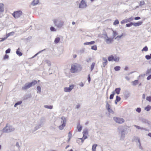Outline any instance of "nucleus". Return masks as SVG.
Masks as SVG:
<instances>
[{
  "label": "nucleus",
  "mask_w": 151,
  "mask_h": 151,
  "mask_svg": "<svg viewBox=\"0 0 151 151\" xmlns=\"http://www.w3.org/2000/svg\"><path fill=\"white\" fill-rule=\"evenodd\" d=\"M119 133L120 135V140H124L125 135L127 134L128 132L127 131V128L123 126L120 127L118 128Z\"/></svg>",
  "instance_id": "nucleus-1"
},
{
  "label": "nucleus",
  "mask_w": 151,
  "mask_h": 151,
  "mask_svg": "<svg viewBox=\"0 0 151 151\" xmlns=\"http://www.w3.org/2000/svg\"><path fill=\"white\" fill-rule=\"evenodd\" d=\"M54 23L57 27L60 28L63 25L64 22L63 21L58 20L57 19H55L54 20Z\"/></svg>",
  "instance_id": "nucleus-2"
},
{
  "label": "nucleus",
  "mask_w": 151,
  "mask_h": 151,
  "mask_svg": "<svg viewBox=\"0 0 151 151\" xmlns=\"http://www.w3.org/2000/svg\"><path fill=\"white\" fill-rule=\"evenodd\" d=\"M15 130V128L12 126H8L7 125L5 127L3 130L4 132H9L14 131Z\"/></svg>",
  "instance_id": "nucleus-3"
},
{
  "label": "nucleus",
  "mask_w": 151,
  "mask_h": 151,
  "mask_svg": "<svg viewBox=\"0 0 151 151\" xmlns=\"http://www.w3.org/2000/svg\"><path fill=\"white\" fill-rule=\"evenodd\" d=\"M61 119L62 120V121H61V122L63 123V124L61 125H60L59 127V129L60 130H62L63 129L64 127L65 126V124L66 123V119L63 116L62 117Z\"/></svg>",
  "instance_id": "nucleus-4"
},
{
  "label": "nucleus",
  "mask_w": 151,
  "mask_h": 151,
  "mask_svg": "<svg viewBox=\"0 0 151 151\" xmlns=\"http://www.w3.org/2000/svg\"><path fill=\"white\" fill-rule=\"evenodd\" d=\"M87 6L86 2L85 1V0H82L79 5V8H80L84 9Z\"/></svg>",
  "instance_id": "nucleus-5"
},
{
  "label": "nucleus",
  "mask_w": 151,
  "mask_h": 151,
  "mask_svg": "<svg viewBox=\"0 0 151 151\" xmlns=\"http://www.w3.org/2000/svg\"><path fill=\"white\" fill-rule=\"evenodd\" d=\"M22 14V12L21 11H18L14 12L12 15L15 18H17L20 17Z\"/></svg>",
  "instance_id": "nucleus-6"
},
{
  "label": "nucleus",
  "mask_w": 151,
  "mask_h": 151,
  "mask_svg": "<svg viewBox=\"0 0 151 151\" xmlns=\"http://www.w3.org/2000/svg\"><path fill=\"white\" fill-rule=\"evenodd\" d=\"M106 109L108 110V111L111 114H114V111L112 110L110 108V106L108 102L107 101H106Z\"/></svg>",
  "instance_id": "nucleus-7"
},
{
  "label": "nucleus",
  "mask_w": 151,
  "mask_h": 151,
  "mask_svg": "<svg viewBox=\"0 0 151 151\" xmlns=\"http://www.w3.org/2000/svg\"><path fill=\"white\" fill-rule=\"evenodd\" d=\"M45 119L44 118L42 117L41 118L39 122L40 123H41L38 124L37 126L35 127V130H37V129H39L41 127H42L43 125V122L44 121Z\"/></svg>",
  "instance_id": "nucleus-8"
},
{
  "label": "nucleus",
  "mask_w": 151,
  "mask_h": 151,
  "mask_svg": "<svg viewBox=\"0 0 151 151\" xmlns=\"http://www.w3.org/2000/svg\"><path fill=\"white\" fill-rule=\"evenodd\" d=\"M114 120L117 123L122 124L124 122V120L122 118L114 117Z\"/></svg>",
  "instance_id": "nucleus-9"
},
{
  "label": "nucleus",
  "mask_w": 151,
  "mask_h": 151,
  "mask_svg": "<svg viewBox=\"0 0 151 151\" xmlns=\"http://www.w3.org/2000/svg\"><path fill=\"white\" fill-rule=\"evenodd\" d=\"M4 5L2 3H0V18L2 17L3 15V13L4 11Z\"/></svg>",
  "instance_id": "nucleus-10"
},
{
  "label": "nucleus",
  "mask_w": 151,
  "mask_h": 151,
  "mask_svg": "<svg viewBox=\"0 0 151 151\" xmlns=\"http://www.w3.org/2000/svg\"><path fill=\"white\" fill-rule=\"evenodd\" d=\"M77 67L75 65H72L71 66L70 71L72 73H75L78 71Z\"/></svg>",
  "instance_id": "nucleus-11"
},
{
  "label": "nucleus",
  "mask_w": 151,
  "mask_h": 151,
  "mask_svg": "<svg viewBox=\"0 0 151 151\" xmlns=\"http://www.w3.org/2000/svg\"><path fill=\"white\" fill-rule=\"evenodd\" d=\"M140 120L141 122H142L143 123L147 124L148 127H150L151 122L149 121H148L147 120L143 118H141L140 119Z\"/></svg>",
  "instance_id": "nucleus-12"
},
{
  "label": "nucleus",
  "mask_w": 151,
  "mask_h": 151,
  "mask_svg": "<svg viewBox=\"0 0 151 151\" xmlns=\"http://www.w3.org/2000/svg\"><path fill=\"white\" fill-rule=\"evenodd\" d=\"M74 86L73 85H70L69 87H65L64 88V91L65 92H70L73 88Z\"/></svg>",
  "instance_id": "nucleus-13"
},
{
  "label": "nucleus",
  "mask_w": 151,
  "mask_h": 151,
  "mask_svg": "<svg viewBox=\"0 0 151 151\" xmlns=\"http://www.w3.org/2000/svg\"><path fill=\"white\" fill-rule=\"evenodd\" d=\"M113 38H109L108 37L107 39L105 40V41L106 43L107 44H110L113 41Z\"/></svg>",
  "instance_id": "nucleus-14"
},
{
  "label": "nucleus",
  "mask_w": 151,
  "mask_h": 151,
  "mask_svg": "<svg viewBox=\"0 0 151 151\" xmlns=\"http://www.w3.org/2000/svg\"><path fill=\"white\" fill-rule=\"evenodd\" d=\"M31 87L29 83H26L24 86L22 87V89L24 90L28 89Z\"/></svg>",
  "instance_id": "nucleus-15"
},
{
  "label": "nucleus",
  "mask_w": 151,
  "mask_h": 151,
  "mask_svg": "<svg viewBox=\"0 0 151 151\" xmlns=\"http://www.w3.org/2000/svg\"><path fill=\"white\" fill-rule=\"evenodd\" d=\"M103 60L104 62H103V66H102V67H103L104 68L107 65L108 61L107 59L105 58H103Z\"/></svg>",
  "instance_id": "nucleus-16"
},
{
  "label": "nucleus",
  "mask_w": 151,
  "mask_h": 151,
  "mask_svg": "<svg viewBox=\"0 0 151 151\" xmlns=\"http://www.w3.org/2000/svg\"><path fill=\"white\" fill-rule=\"evenodd\" d=\"M143 23L142 21H139L137 22L133 23V25L135 27H138L141 25Z\"/></svg>",
  "instance_id": "nucleus-17"
},
{
  "label": "nucleus",
  "mask_w": 151,
  "mask_h": 151,
  "mask_svg": "<svg viewBox=\"0 0 151 151\" xmlns=\"http://www.w3.org/2000/svg\"><path fill=\"white\" fill-rule=\"evenodd\" d=\"M39 2V0H34L31 3V4L33 6H35L37 5Z\"/></svg>",
  "instance_id": "nucleus-18"
},
{
  "label": "nucleus",
  "mask_w": 151,
  "mask_h": 151,
  "mask_svg": "<svg viewBox=\"0 0 151 151\" xmlns=\"http://www.w3.org/2000/svg\"><path fill=\"white\" fill-rule=\"evenodd\" d=\"M37 81L36 80H35L29 83L31 86H34L35 85V84H37Z\"/></svg>",
  "instance_id": "nucleus-19"
},
{
  "label": "nucleus",
  "mask_w": 151,
  "mask_h": 151,
  "mask_svg": "<svg viewBox=\"0 0 151 151\" xmlns=\"http://www.w3.org/2000/svg\"><path fill=\"white\" fill-rule=\"evenodd\" d=\"M139 6L142 7V6L145 5V3L144 0H142L139 3Z\"/></svg>",
  "instance_id": "nucleus-20"
},
{
  "label": "nucleus",
  "mask_w": 151,
  "mask_h": 151,
  "mask_svg": "<svg viewBox=\"0 0 151 151\" xmlns=\"http://www.w3.org/2000/svg\"><path fill=\"white\" fill-rule=\"evenodd\" d=\"M19 48L18 49H17L16 52L17 55H18L19 56H20L22 55V53L21 52H20L19 51Z\"/></svg>",
  "instance_id": "nucleus-21"
},
{
  "label": "nucleus",
  "mask_w": 151,
  "mask_h": 151,
  "mask_svg": "<svg viewBox=\"0 0 151 151\" xmlns=\"http://www.w3.org/2000/svg\"><path fill=\"white\" fill-rule=\"evenodd\" d=\"M82 126L80 125V123H79L77 126V129L78 130V131L80 132L81 131L82 129Z\"/></svg>",
  "instance_id": "nucleus-22"
},
{
  "label": "nucleus",
  "mask_w": 151,
  "mask_h": 151,
  "mask_svg": "<svg viewBox=\"0 0 151 151\" xmlns=\"http://www.w3.org/2000/svg\"><path fill=\"white\" fill-rule=\"evenodd\" d=\"M134 140L135 141L136 143L138 142L139 143V142H140V139L138 137H134Z\"/></svg>",
  "instance_id": "nucleus-23"
},
{
  "label": "nucleus",
  "mask_w": 151,
  "mask_h": 151,
  "mask_svg": "<svg viewBox=\"0 0 151 151\" xmlns=\"http://www.w3.org/2000/svg\"><path fill=\"white\" fill-rule=\"evenodd\" d=\"M95 43V41H91L90 42H88L84 43V45H90L93 44Z\"/></svg>",
  "instance_id": "nucleus-24"
},
{
  "label": "nucleus",
  "mask_w": 151,
  "mask_h": 151,
  "mask_svg": "<svg viewBox=\"0 0 151 151\" xmlns=\"http://www.w3.org/2000/svg\"><path fill=\"white\" fill-rule=\"evenodd\" d=\"M121 90V88H116L115 90V91L116 93L117 94H119L120 93Z\"/></svg>",
  "instance_id": "nucleus-25"
},
{
  "label": "nucleus",
  "mask_w": 151,
  "mask_h": 151,
  "mask_svg": "<svg viewBox=\"0 0 151 151\" xmlns=\"http://www.w3.org/2000/svg\"><path fill=\"white\" fill-rule=\"evenodd\" d=\"M44 107L45 108L51 109H53V106L52 105L48 106L47 105H45L44 106Z\"/></svg>",
  "instance_id": "nucleus-26"
},
{
  "label": "nucleus",
  "mask_w": 151,
  "mask_h": 151,
  "mask_svg": "<svg viewBox=\"0 0 151 151\" xmlns=\"http://www.w3.org/2000/svg\"><path fill=\"white\" fill-rule=\"evenodd\" d=\"M114 57L113 55L109 56L108 57V60L109 61H112L114 60Z\"/></svg>",
  "instance_id": "nucleus-27"
},
{
  "label": "nucleus",
  "mask_w": 151,
  "mask_h": 151,
  "mask_svg": "<svg viewBox=\"0 0 151 151\" xmlns=\"http://www.w3.org/2000/svg\"><path fill=\"white\" fill-rule=\"evenodd\" d=\"M37 93H40L41 92V88L40 86H38L37 87Z\"/></svg>",
  "instance_id": "nucleus-28"
},
{
  "label": "nucleus",
  "mask_w": 151,
  "mask_h": 151,
  "mask_svg": "<svg viewBox=\"0 0 151 151\" xmlns=\"http://www.w3.org/2000/svg\"><path fill=\"white\" fill-rule=\"evenodd\" d=\"M151 109V106L149 105H148L145 108V109L147 111H148Z\"/></svg>",
  "instance_id": "nucleus-29"
},
{
  "label": "nucleus",
  "mask_w": 151,
  "mask_h": 151,
  "mask_svg": "<svg viewBox=\"0 0 151 151\" xmlns=\"http://www.w3.org/2000/svg\"><path fill=\"white\" fill-rule=\"evenodd\" d=\"M97 146V144H93L92 145V151H96V148Z\"/></svg>",
  "instance_id": "nucleus-30"
},
{
  "label": "nucleus",
  "mask_w": 151,
  "mask_h": 151,
  "mask_svg": "<svg viewBox=\"0 0 151 151\" xmlns=\"http://www.w3.org/2000/svg\"><path fill=\"white\" fill-rule=\"evenodd\" d=\"M60 40V39L59 37L56 38L54 41L55 43L56 44L58 43L59 42Z\"/></svg>",
  "instance_id": "nucleus-31"
},
{
  "label": "nucleus",
  "mask_w": 151,
  "mask_h": 151,
  "mask_svg": "<svg viewBox=\"0 0 151 151\" xmlns=\"http://www.w3.org/2000/svg\"><path fill=\"white\" fill-rule=\"evenodd\" d=\"M113 37L112 38L115 37L118 35L117 32L115 31H113Z\"/></svg>",
  "instance_id": "nucleus-32"
},
{
  "label": "nucleus",
  "mask_w": 151,
  "mask_h": 151,
  "mask_svg": "<svg viewBox=\"0 0 151 151\" xmlns=\"http://www.w3.org/2000/svg\"><path fill=\"white\" fill-rule=\"evenodd\" d=\"M121 69V67L120 66H116L114 67V69L116 71L119 70Z\"/></svg>",
  "instance_id": "nucleus-33"
},
{
  "label": "nucleus",
  "mask_w": 151,
  "mask_h": 151,
  "mask_svg": "<svg viewBox=\"0 0 151 151\" xmlns=\"http://www.w3.org/2000/svg\"><path fill=\"white\" fill-rule=\"evenodd\" d=\"M14 32H10V33H9L8 34L6 35V37L7 38L8 37H9L10 36H12L14 34Z\"/></svg>",
  "instance_id": "nucleus-34"
},
{
  "label": "nucleus",
  "mask_w": 151,
  "mask_h": 151,
  "mask_svg": "<svg viewBox=\"0 0 151 151\" xmlns=\"http://www.w3.org/2000/svg\"><path fill=\"white\" fill-rule=\"evenodd\" d=\"M22 102L21 101L16 102L14 105V107H16L17 106L20 105L22 104Z\"/></svg>",
  "instance_id": "nucleus-35"
},
{
  "label": "nucleus",
  "mask_w": 151,
  "mask_h": 151,
  "mask_svg": "<svg viewBox=\"0 0 151 151\" xmlns=\"http://www.w3.org/2000/svg\"><path fill=\"white\" fill-rule=\"evenodd\" d=\"M115 94V93L113 91L112 92V94L110 95L109 97V99H113L114 95Z\"/></svg>",
  "instance_id": "nucleus-36"
},
{
  "label": "nucleus",
  "mask_w": 151,
  "mask_h": 151,
  "mask_svg": "<svg viewBox=\"0 0 151 151\" xmlns=\"http://www.w3.org/2000/svg\"><path fill=\"white\" fill-rule=\"evenodd\" d=\"M95 65V63L94 62L92 63V64L91 65V71H92L94 69V68Z\"/></svg>",
  "instance_id": "nucleus-37"
},
{
  "label": "nucleus",
  "mask_w": 151,
  "mask_h": 151,
  "mask_svg": "<svg viewBox=\"0 0 151 151\" xmlns=\"http://www.w3.org/2000/svg\"><path fill=\"white\" fill-rule=\"evenodd\" d=\"M138 81L137 80H135L134 81L132 82V85L133 86H136L138 83Z\"/></svg>",
  "instance_id": "nucleus-38"
},
{
  "label": "nucleus",
  "mask_w": 151,
  "mask_h": 151,
  "mask_svg": "<svg viewBox=\"0 0 151 151\" xmlns=\"http://www.w3.org/2000/svg\"><path fill=\"white\" fill-rule=\"evenodd\" d=\"M134 127H135L136 128H137L138 129H144L145 130V129L144 128H143L142 127H140L139 126L136 125H134Z\"/></svg>",
  "instance_id": "nucleus-39"
},
{
  "label": "nucleus",
  "mask_w": 151,
  "mask_h": 151,
  "mask_svg": "<svg viewBox=\"0 0 151 151\" xmlns=\"http://www.w3.org/2000/svg\"><path fill=\"white\" fill-rule=\"evenodd\" d=\"M133 25V22H130L128 24H127L126 25V26L127 27H129Z\"/></svg>",
  "instance_id": "nucleus-40"
},
{
  "label": "nucleus",
  "mask_w": 151,
  "mask_h": 151,
  "mask_svg": "<svg viewBox=\"0 0 151 151\" xmlns=\"http://www.w3.org/2000/svg\"><path fill=\"white\" fill-rule=\"evenodd\" d=\"M148 50V48L147 46H146L142 49V51H145V52L147 51Z\"/></svg>",
  "instance_id": "nucleus-41"
},
{
  "label": "nucleus",
  "mask_w": 151,
  "mask_h": 151,
  "mask_svg": "<svg viewBox=\"0 0 151 151\" xmlns=\"http://www.w3.org/2000/svg\"><path fill=\"white\" fill-rule=\"evenodd\" d=\"M91 49L93 50H97V47L96 45H93L91 46Z\"/></svg>",
  "instance_id": "nucleus-42"
},
{
  "label": "nucleus",
  "mask_w": 151,
  "mask_h": 151,
  "mask_svg": "<svg viewBox=\"0 0 151 151\" xmlns=\"http://www.w3.org/2000/svg\"><path fill=\"white\" fill-rule=\"evenodd\" d=\"M45 50V49H44V50H42L41 51H40L39 52H38L37 53H36V54H35L34 56H33L32 57V58H34V57H35L38 54H39V53H41V52H43V51H44Z\"/></svg>",
  "instance_id": "nucleus-43"
},
{
  "label": "nucleus",
  "mask_w": 151,
  "mask_h": 151,
  "mask_svg": "<svg viewBox=\"0 0 151 151\" xmlns=\"http://www.w3.org/2000/svg\"><path fill=\"white\" fill-rule=\"evenodd\" d=\"M46 63L48 65V66H50L51 65V63L49 60H45Z\"/></svg>",
  "instance_id": "nucleus-44"
},
{
  "label": "nucleus",
  "mask_w": 151,
  "mask_h": 151,
  "mask_svg": "<svg viewBox=\"0 0 151 151\" xmlns=\"http://www.w3.org/2000/svg\"><path fill=\"white\" fill-rule=\"evenodd\" d=\"M128 22L127 19H124L121 21V23L122 24Z\"/></svg>",
  "instance_id": "nucleus-45"
},
{
  "label": "nucleus",
  "mask_w": 151,
  "mask_h": 151,
  "mask_svg": "<svg viewBox=\"0 0 151 151\" xmlns=\"http://www.w3.org/2000/svg\"><path fill=\"white\" fill-rule=\"evenodd\" d=\"M121 99V98L120 96H116V99L115 100L116 101H117L118 102H119L120 101Z\"/></svg>",
  "instance_id": "nucleus-46"
},
{
  "label": "nucleus",
  "mask_w": 151,
  "mask_h": 151,
  "mask_svg": "<svg viewBox=\"0 0 151 151\" xmlns=\"http://www.w3.org/2000/svg\"><path fill=\"white\" fill-rule=\"evenodd\" d=\"M119 22L118 19H116L115 20L114 22L113 23L114 25H116V24H119Z\"/></svg>",
  "instance_id": "nucleus-47"
},
{
  "label": "nucleus",
  "mask_w": 151,
  "mask_h": 151,
  "mask_svg": "<svg viewBox=\"0 0 151 151\" xmlns=\"http://www.w3.org/2000/svg\"><path fill=\"white\" fill-rule=\"evenodd\" d=\"M119 57H116L114 58V60L116 62H118L119 61Z\"/></svg>",
  "instance_id": "nucleus-48"
},
{
  "label": "nucleus",
  "mask_w": 151,
  "mask_h": 151,
  "mask_svg": "<svg viewBox=\"0 0 151 151\" xmlns=\"http://www.w3.org/2000/svg\"><path fill=\"white\" fill-rule=\"evenodd\" d=\"M123 34H122V35H119L117 36V37H116L115 38V39H116L117 38L120 39V38L123 36Z\"/></svg>",
  "instance_id": "nucleus-49"
},
{
  "label": "nucleus",
  "mask_w": 151,
  "mask_h": 151,
  "mask_svg": "<svg viewBox=\"0 0 151 151\" xmlns=\"http://www.w3.org/2000/svg\"><path fill=\"white\" fill-rule=\"evenodd\" d=\"M134 19L132 17H131L127 19L128 21V22H129L132 21Z\"/></svg>",
  "instance_id": "nucleus-50"
},
{
  "label": "nucleus",
  "mask_w": 151,
  "mask_h": 151,
  "mask_svg": "<svg viewBox=\"0 0 151 151\" xmlns=\"http://www.w3.org/2000/svg\"><path fill=\"white\" fill-rule=\"evenodd\" d=\"M147 100L149 101V102L151 101V96H147L146 98Z\"/></svg>",
  "instance_id": "nucleus-51"
},
{
  "label": "nucleus",
  "mask_w": 151,
  "mask_h": 151,
  "mask_svg": "<svg viewBox=\"0 0 151 151\" xmlns=\"http://www.w3.org/2000/svg\"><path fill=\"white\" fill-rule=\"evenodd\" d=\"M50 29L51 31H56V29L53 27H50Z\"/></svg>",
  "instance_id": "nucleus-52"
},
{
  "label": "nucleus",
  "mask_w": 151,
  "mask_h": 151,
  "mask_svg": "<svg viewBox=\"0 0 151 151\" xmlns=\"http://www.w3.org/2000/svg\"><path fill=\"white\" fill-rule=\"evenodd\" d=\"M145 58L147 60L150 59L151 58V57L149 55H147L145 56Z\"/></svg>",
  "instance_id": "nucleus-53"
},
{
  "label": "nucleus",
  "mask_w": 151,
  "mask_h": 151,
  "mask_svg": "<svg viewBox=\"0 0 151 151\" xmlns=\"http://www.w3.org/2000/svg\"><path fill=\"white\" fill-rule=\"evenodd\" d=\"M11 49L10 48H8L5 51V53L6 54L9 53L10 52Z\"/></svg>",
  "instance_id": "nucleus-54"
},
{
  "label": "nucleus",
  "mask_w": 151,
  "mask_h": 151,
  "mask_svg": "<svg viewBox=\"0 0 151 151\" xmlns=\"http://www.w3.org/2000/svg\"><path fill=\"white\" fill-rule=\"evenodd\" d=\"M88 132L87 129H85L83 131V134H84V135L85 134H88Z\"/></svg>",
  "instance_id": "nucleus-55"
},
{
  "label": "nucleus",
  "mask_w": 151,
  "mask_h": 151,
  "mask_svg": "<svg viewBox=\"0 0 151 151\" xmlns=\"http://www.w3.org/2000/svg\"><path fill=\"white\" fill-rule=\"evenodd\" d=\"M141 109L140 108H137L136 109V111L139 113L141 112Z\"/></svg>",
  "instance_id": "nucleus-56"
},
{
  "label": "nucleus",
  "mask_w": 151,
  "mask_h": 151,
  "mask_svg": "<svg viewBox=\"0 0 151 151\" xmlns=\"http://www.w3.org/2000/svg\"><path fill=\"white\" fill-rule=\"evenodd\" d=\"M138 145L139 148L141 150H142L143 149V148L141 146V142H139V143H138Z\"/></svg>",
  "instance_id": "nucleus-57"
},
{
  "label": "nucleus",
  "mask_w": 151,
  "mask_h": 151,
  "mask_svg": "<svg viewBox=\"0 0 151 151\" xmlns=\"http://www.w3.org/2000/svg\"><path fill=\"white\" fill-rule=\"evenodd\" d=\"M7 38V37H5L3 38H0V42H2L5 40Z\"/></svg>",
  "instance_id": "nucleus-58"
},
{
  "label": "nucleus",
  "mask_w": 151,
  "mask_h": 151,
  "mask_svg": "<svg viewBox=\"0 0 151 151\" xmlns=\"http://www.w3.org/2000/svg\"><path fill=\"white\" fill-rule=\"evenodd\" d=\"M72 134L70 132H69L68 133V137H69V139H70L72 137Z\"/></svg>",
  "instance_id": "nucleus-59"
},
{
  "label": "nucleus",
  "mask_w": 151,
  "mask_h": 151,
  "mask_svg": "<svg viewBox=\"0 0 151 151\" xmlns=\"http://www.w3.org/2000/svg\"><path fill=\"white\" fill-rule=\"evenodd\" d=\"M91 78L90 77V74L88 75V80L89 82H90L91 81Z\"/></svg>",
  "instance_id": "nucleus-60"
},
{
  "label": "nucleus",
  "mask_w": 151,
  "mask_h": 151,
  "mask_svg": "<svg viewBox=\"0 0 151 151\" xmlns=\"http://www.w3.org/2000/svg\"><path fill=\"white\" fill-rule=\"evenodd\" d=\"M151 73V68L149 70H147V71H146V74H148L150 73Z\"/></svg>",
  "instance_id": "nucleus-61"
},
{
  "label": "nucleus",
  "mask_w": 151,
  "mask_h": 151,
  "mask_svg": "<svg viewBox=\"0 0 151 151\" xmlns=\"http://www.w3.org/2000/svg\"><path fill=\"white\" fill-rule=\"evenodd\" d=\"M92 60V58H89L88 59H87L86 60V61L87 62H90L91 60Z\"/></svg>",
  "instance_id": "nucleus-62"
},
{
  "label": "nucleus",
  "mask_w": 151,
  "mask_h": 151,
  "mask_svg": "<svg viewBox=\"0 0 151 151\" xmlns=\"http://www.w3.org/2000/svg\"><path fill=\"white\" fill-rule=\"evenodd\" d=\"M9 56L8 55L6 54L4 57V59H7L9 58Z\"/></svg>",
  "instance_id": "nucleus-63"
},
{
  "label": "nucleus",
  "mask_w": 151,
  "mask_h": 151,
  "mask_svg": "<svg viewBox=\"0 0 151 151\" xmlns=\"http://www.w3.org/2000/svg\"><path fill=\"white\" fill-rule=\"evenodd\" d=\"M147 80H150L151 79V74L149 75L147 78Z\"/></svg>",
  "instance_id": "nucleus-64"
}]
</instances>
